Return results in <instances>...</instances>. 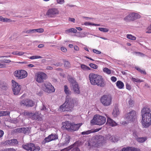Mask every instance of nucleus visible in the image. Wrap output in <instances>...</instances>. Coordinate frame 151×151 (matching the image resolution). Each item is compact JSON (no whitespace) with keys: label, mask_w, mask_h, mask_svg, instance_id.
<instances>
[{"label":"nucleus","mask_w":151,"mask_h":151,"mask_svg":"<svg viewBox=\"0 0 151 151\" xmlns=\"http://www.w3.org/2000/svg\"><path fill=\"white\" fill-rule=\"evenodd\" d=\"M30 131V129L29 127H22L17 128L16 129V132H18L23 133L24 134L28 133Z\"/></svg>","instance_id":"obj_21"},{"label":"nucleus","mask_w":151,"mask_h":151,"mask_svg":"<svg viewBox=\"0 0 151 151\" xmlns=\"http://www.w3.org/2000/svg\"><path fill=\"white\" fill-rule=\"evenodd\" d=\"M47 78V75L42 72H39L35 75V80L38 83H42Z\"/></svg>","instance_id":"obj_10"},{"label":"nucleus","mask_w":151,"mask_h":151,"mask_svg":"<svg viewBox=\"0 0 151 151\" xmlns=\"http://www.w3.org/2000/svg\"><path fill=\"white\" fill-rule=\"evenodd\" d=\"M100 101L104 106H108L112 104V97L110 94H105L101 96Z\"/></svg>","instance_id":"obj_5"},{"label":"nucleus","mask_w":151,"mask_h":151,"mask_svg":"<svg viewBox=\"0 0 151 151\" xmlns=\"http://www.w3.org/2000/svg\"><path fill=\"white\" fill-rule=\"evenodd\" d=\"M106 123L112 127H114L117 125V124L111 119L108 118L107 119Z\"/></svg>","instance_id":"obj_24"},{"label":"nucleus","mask_w":151,"mask_h":151,"mask_svg":"<svg viewBox=\"0 0 151 151\" xmlns=\"http://www.w3.org/2000/svg\"><path fill=\"white\" fill-rule=\"evenodd\" d=\"M59 14L58 10L55 8H52L48 10L46 13V15L49 17H53Z\"/></svg>","instance_id":"obj_15"},{"label":"nucleus","mask_w":151,"mask_h":151,"mask_svg":"<svg viewBox=\"0 0 151 151\" xmlns=\"http://www.w3.org/2000/svg\"><path fill=\"white\" fill-rule=\"evenodd\" d=\"M126 103L129 106H132L133 105L134 102L132 98L130 97L128 98L126 100Z\"/></svg>","instance_id":"obj_27"},{"label":"nucleus","mask_w":151,"mask_h":151,"mask_svg":"<svg viewBox=\"0 0 151 151\" xmlns=\"http://www.w3.org/2000/svg\"><path fill=\"white\" fill-rule=\"evenodd\" d=\"M63 127L65 128L68 130L71 131V129L72 126V124L68 122L67 121L63 123Z\"/></svg>","instance_id":"obj_22"},{"label":"nucleus","mask_w":151,"mask_h":151,"mask_svg":"<svg viewBox=\"0 0 151 151\" xmlns=\"http://www.w3.org/2000/svg\"><path fill=\"white\" fill-rule=\"evenodd\" d=\"M137 113L135 111L132 110L126 115V119L128 121H132L136 118Z\"/></svg>","instance_id":"obj_14"},{"label":"nucleus","mask_w":151,"mask_h":151,"mask_svg":"<svg viewBox=\"0 0 151 151\" xmlns=\"http://www.w3.org/2000/svg\"><path fill=\"white\" fill-rule=\"evenodd\" d=\"M40 113L39 112H37L34 114L32 112H29L27 111L24 112V115L29 116L31 119L33 120H35L40 121L42 120V118L40 116Z\"/></svg>","instance_id":"obj_12"},{"label":"nucleus","mask_w":151,"mask_h":151,"mask_svg":"<svg viewBox=\"0 0 151 151\" xmlns=\"http://www.w3.org/2000/svg\"><path fill=\"white\" fill-rule=\"evenodd\" d=\"M61 50L63 52H65L67 51V49L63 47H62L61 48Z\"/></svg>","instance_id":"obj_60"},{"label":"nucleus","mask_w":151,"mask_h":151,"mask_svg":"<svg viewBox=\"0 0 151 151\" xmlns=\"http://www.w3.org/2000/svg\"><path fill=\"white\" fill-rule=\"evenodd\" d=\"M64 66L66 68H69L70 67V64L68 61H65L64 62Z\"/></svg>","instance_id":"obj_46"},{"label":"nucleus","mask_w":151,"mask_h":151,"mask_svg":"<svg viewBox=\"0 0 151 151\" xmlns=\"http://www.w3.org/2000/svg\"><path fill=\"white\" fill-rule=\"evenodd\" d=\"M22 147L24 149L28 151H39L40 150L39 146H35L34 144L32 143L23 145Z\"/></svg>","instance_id":"obj_11"},{"label":"nucleus","mask_w":151,"mask_h":151,"mask_svg":"<svg viewBox=\"0 0 151 151\" xmlns=\"http://www.w3.org/2000/svg\"><path fill=\"white\" fill-rule=\"evenodd\" d=\"M135 68L138 71L141 73L144 74H146V72H145V70H142L140 68L137 67H136Z\"/></svg>","instance_id":"obj_43"},{"label":"nucleus","mask_w":151,"mask_h":151,"mask_svg":"<svg viewBox=\"0 0 151 151\" xmlns=\"http://www.w3.org/2000/svg\"><path fill=\"white\" fill-rule=\"evenodd\" d=\"M42 57L39 55H33L29 58L31 60H34L35 59H37L39 58H41Z\"/></svg>","instance_id":"obj_42"},{"label":"nucleus","mask_w":151,"mask_h":151,"mask_svg":"<svg viewBox=\"0 0 151 151\" xmlns=\"http://www.w3.org/2000/svg\"><path fill=\"white\" fill-rule=\"evenodd\" d=\"M21 105L25 106L27 107H32L34 104L33 101L29 99H25L23 100L20 102Z\"/></svg>","instance_id":"obj_16"},{"label":"nucleus","mask_w":151,"mask_h":151,"mask_svg":"<svg viewBox=\"0 0 151 151\" xmlns=\"http://www.w3.org/2000/svg\"><path fill=\"white\" fill-rule=\"evenodd\" d=\"M93 52L97 54H100L101 53V51L95 49H93Z\"/></svg>","instance_id":"obj_54"},{"label":"nucleus","mask_w":151,"mask_h":151,"mask_svg":"<svg viewBox=\"0 0 151 151\" xmlns=\"http://www.w3.org/2000/svg\"><path fill=\"white\" fill-rule=\"evenodd\" d=\"M127 37L128 39L132 40H135L136 39V37L131 34H127Z\"/></svg>","instance_id":"obj_38"},{"label":"nucleus","mask_w":151,"mask_h":151,"mask_svg":"<svg viewBox=\"0 0 151 151\" xmlns=\"http://www.w3.org/2000/svg\"><path fill=\"white\" fill-rule=\"evenodd\" d=\"M14 75L18 79H22L26 78L27 76V73L24 70H17L14 72Z\"/></svg>","instance_id":"obj_13"},{"label":"nucleus","mask_w":151,"mask_h":151,"mask_svg":"<svg viewBox=\"0 0 151 151\" xmlns=\"http://www.w3.org/2000/svg\"><path fill=\"white\" fill-rule=\"evenodd\" d=\"M4 132L2 130H0V138L1 137L4 135Z\"/></svg>","instance_id":"obj_62"},{"label":"nucleus","mask_w":151,"mask_h":151,"mask_svg":"<svg viewBox=\"0 0 151 151\" xmlns=\"http://www.w3.org/2000/svg\"><path fill=\"white\" fill-rule=\"evenodd\" d=\"M109 139L112 142H115L117 141V138L114 136H111L109 137Z\"/></svg>","instance_id":"obj_41"},{"label":"nucleus","mask_w":151,"mask_h":151,"mask_svg":"<svg viewBox=\"0 0 151 151\" xmlns=\"http://www.w3.org/2000/svg\"><path fill=\"white\" fill-rule=\"evenodd\" d=\"M126 88L128 90H130L131 89V86L128 84L127 83L126 84Z\"/></svg>","instance_id":"obj_59"},{"label":"nucleus","mask_w":151,"mask_h":151,"mask_svg":"<svg viewBox=\"0 0 151 151\" xmlns=\"http://www.w3.org/2000/svg\"><path fill=\"white\" fill-rule=\"evenodd\" d=\"M135 53L136 54H137L138 55H139L140 56L144 57L145 56V55L141 52H135Z\"/></svg>","instance_id":"obj_53"},{"label":"nucleus","mask_w":151,"mask_h":151,"mask_svg":"<svg viewBox=\"0 0 151 151\" xmlns=\"http://www.w3.org/2000/svg\"><path fill=\"white\" fill-rule=\"evenodd\" d=\"M25 53L23 52L18 51V55L19 56H22L24 55Z\"/></svg>","instance_id":"obj_61"},{"label":"nucleus","mask_w":151,"mask_h":151,"mask_svg":"<svg viewBox=\"0 0 151 151\" xmlns=\"http://www.w3.org/2000/svg\"><path fill=\"white\" fill-rule=\"evenodd\" d=\"M6 66L5 64L0 63V68H6Z\"/></svg>","instance_id":"obj_63"},{"label":"nucleus","mask_w":151,"mask_h":151,"mask_svg":"<svg viewBox=\"0 0 151 151\" xmlns=\"http://www.w3.org/2000/svg\"><path fill=\"white\" fill-rule=\"evenodd\" d=\"M68 81L70 83L72 84V86L77 83L74 79L72 77H70L69 78Z\"/></svg>","instance_id":"obj_32"},{"label":"nucleus","mask_w":151,"mask_h":151,"mask_svg":"<svg viewBox=\"0 0 151 151\" xmlns=\"http://www.w3.org/2000/svg\"><path fill=\"white\" fill-rule=\"evenodd\" d=\"M62 140L63 141L62 145L63 146L66 145L70 142V137L67 134L64 135L63 136Z\"/></svg>","instance_id":"obj_18"},{"label":"nucleus","mask_w":151,"mask_h":151,"mask_svg":"<svg viewBox=\"0 0 151 151\" xmlns=\"http://www.w3.org/2000/svg\"><path fill=\"white\" fill-rule=\"evenodd\" d=\"M140 16L138 14L135 13H132L129 14L124 18V21L126 22L133 21L140 18Z\"/></svg>","instance_id":"obj_9"},{"label":"nucleus","mask_w":151,"mask_h":151,"mask_svg":"<svg viewBox=\"0 0 151 151\" xmlns=\"http://www.w3.org/2000/svg\"><path fill=\"white\" fill-rule=\"evenodd\" d=\"M103 71L108 75H109L111 73V70L107 68H104L103 69Z\"/></svg>","instance_id":"obj_40"},{"label":"nucleus","mask_w":151,"mask_h":151,"mask_svg":"<svg viewBox=\"0 0 151 151\" xmlns=\"http://www.w3.org/2000/svg\"><path fill=\"white\" fill-rule=\"evenodd\" d=\"M91 35L88 32H78V33L77 36L81 38L84 37H86L87 35Z\"/></svg>","instance_id":"obj_29"},{"label":"nucleus","mask_w":151,"mask_h":151,"mask_svg":"<svg viewBox=\"0 0 151 151\" xmlns=\"http://www.w3.org/2000/svg\"><path fill=\"white\" fill-rule=\"evenodd\" d=\"M81 69L84 70L86 71L90 70H91V68L90 67L87 66L84 64H81Z\"/></svg>","instance_id":"obj_33"},{"label":"nucleus","mask_w":151,"mask_h":151,"mask_svg":"<svg viewBox=\"0 0 151 151\" xmlns=\"http://www.w3.org/2000/svg\"><path fill=\"white\" fill-rule=\"evenodd\" d=\"M126 151H134V147H128L125 148Z\"/></svg>","instance_id":"obj_49"},{"label":"nucleus","mask_w":151,"mask_h":151,"mask_svg":"<svg viewBox=\"0 0 151 151\" xmlns=\"http://www.w3.org/2000/svg\"><path fill=\"white\" fill-rule=\"evenodd\" d=\"M0 61L1 62H4L6 63H9L11 62V61L9 60H0Z\"/></svg>","instance_id":"obj_58"},{"label":"nucleus","mask_w":151,"mask_h":151,"mask_svg":"<svg viewBox=\"0 0 151 151\" xmlns=\"http://www.w3.org/2000/svg\"><path fill=\"white\" fill-rule=\"evenodd\" d=\"M0 21L6 22H12V20L6 17H3L1 16H0Z\"/></svg>","instance_id":"obj_31"},{"label":"nucleus","mask_w":151,"mask_h":151,"mask_svg":"<svg viewBox=\"0 0 151 151\" xmlns=\"http://www.w3.org/2000/svg\"><path fill=\"white\" fill-rule=\"evenodd\" d=\"M99 29L100 31L102 32H107L109 30V29L106 28H100H100H99Z\"/></svg>","instance_id":"obj_44"},{"label":"nucleus","mask_w":151,"mask_h":151,"mask_svg":"<svg viewBox=\"0 0 151 151\" xmlns=\"http://www.w3.org/2000/svg\"><path fill=\"white\" fill-rule=\"evenodd\" d=\"M82 124H83L82 123L76 124H75L74 123H72L71 131H76L78 130Z\"/></svg>","instance_id":"obj_23"},{"label":"nucleus","mask_w":151,"mask_h":151,"mask_svg":"<svg viewBox=\"0 0 151 151\" xmlns=\"http://www.w3.org/2000/svg\"><path fill=\"white\" fill-rule=\"evenodd\" d=\"M101 129V128L96 129L93 130H89L86 131H85L82 132L81 134L82 135H87L90 134L91 133L96 132L99 131Z\"/></svg>","instance_id":"obj_25"},{"label":"nucleus","mask_w":151,"mask_h":151,"mask_svg":"<svg viewBox=\"0 0 151 151\" xmlns=\"http://www.w3.org/2000/svg\"><path fill=\"white\" fill-rule=\"evenodd\" d=\"M18 143L17 140L15 139H11L5 141L4 144L6 145L13 146L17 145Z\"/></svg>","instance_id":"obj_19"},{"label":"nucleus","mask_w":151,"mask_h":151,"mask_svg":"<svg viewBox=\"0 0 151 151\" xmlns=\"http://www.w3.org/2000/svg\"><path fill=\"white\" fill-rule=\"evenodd\" d=\"M68 20L70 21L73 22H74L75 21V19L74 18H69Z\"/></svg>","instance_id":"obj_64"},{"label":"nucleus","mask_w":151,"mask_h":151,"mask_svg":"<svg viewBox=\"0 0 151 151\" xmlns=\"http://www.w3.org/2000/svg\"><path fill=\"white\" fill-rule=\"evenodd\" d=\"M64 91L65 93L67 95H70L71 94V92L67 86L65 85L64 86Z\"/></svg>","instance_id":"obj_34"},{"label":"nucleus","mask_w":151,"mask_h":151,"mask_svg":"<svg viewBox=\"0 0 151 151\" xmlns=\"http://www.w3.org/2000/svg\"><path fill=\"white\" fill-rule=\"evenodd\" d=\"M93 24V23L89 22H85L84 23V25L86 26H88V25H92Z\"/></svg>","instance_id":"obj_57"},{"label":"nucleus","mask_w":151,"mask_h":151,"mask_svg":"<svg viewBox=\"0 0 151 151\" xmlns=\"http://www.w3.org/2000/svg\"><path fill=\"white\" fill-rule=\"evenodd\" d=\"M24 32L27 34L35 33L34 29L27 30L25 32Z\"/></svg>","instance_id":"obj_50"},{"label":"nucleus","mask_w":151,"mask_h":151,"mask_svg":"<svg viewBox=\"0 0 151 151\" xmlns=\"http://www.w3.org/2000/svg\"><path fill=\"white\" fill-rule=\"evenodd\" d=\"M89 66L92 68H93L94 69H96L98 68V66L97 65H96L95 64L93 63H90L89 64Z\"/></svg>","instance_id":"obj_45"},{"label":"nucleus","mask_w":151,"mask_h":151,"mask_svg":"<svg viewBox=\"0 0 151 151\" xmlns=\"http://www.w3.org/2000/svg\"><path fill=\"white\" fill-rule=\"evenodd\" d=\"M35 33L37 32L40 33L43 32L44 31V30L42 28H39L38 29H34Z\"/></svg>","instance_id":"obj_47"},{"label":"nucleus","mask_w":151,"mask_h":151,"mask_svg":"<svg viewBox=\"0 0 151 151\" xmlns=\"http://www.w3.org/2000/svg\"><path fill=\"white\" fill-rule=\"evenodd\" d=\"M116 86L119 89H122L124 87V83L121 81H118L116 82Z\"/></svg>","instance_id":"obj_30"},{"label":"nucleus","mask_w":151,"mask_h":151,"mask_svg":"<svg viewBox=\"0 0 151 151\" xmlns=\"http://www.w3.org/2000/svg\"><path fill=\"white\" fill-rule=\"evenodd\" d=\"M74 92L75 93L79 94L80 93L79 87L78 83L72 86Z\"/></svg>","instance_id":"obj_26"},{"label":"nucleus","mask_w":151,"mask_h":151,"mask_svg":"<svg viewBox=\"0 0 151 151\" xmlns=\"http://www.w3.org/2000/svg\"><path fill=\"white\" fill-rule=\"evenodd\" d=\"M78 142H76L74 144L69 147V150H71V151H80L78 148Z\"/></svg>","instance_id":"obj_20"},{"label":"nucleus","mask_w":151,"mask_h":151,"mask_svg":"<svg viewBox=\"0 0 151 151\" xmlns=\"http://www.w3.org/2000/svg\"><path fill=\"white\" fill-rule=\"evenodd\" d=\"M120 112L118 108L117 107H115L113 109L112 114L113 116L115 117H117L119 114Z\"/></svg>","instance_id":"obj_28"},{"label":"nucleus","mask_w":151,"mask_h":151,"mask_svg":"<svg viewBox=\"0 0 151 151\" xmlns=\"http://www.w3.org/2000/svg\"><path fill=\"white\" fill-rule=\"evenodd\" d=\"M57 2L60 4H62L64 2V0H56Z\"/></svg>","instance_id":"obj_56"},{"label":"nucleus","mask_w":151,"mask_h":151,"mask_svg":"<svg viewBox=\"0 0 151 151\" xmlns=\"http://www.w3.org/2000/svg\"><path fill=\"white\" fill-rule=\"evenodd\" d=\"M150 112V109L147 108H143L141 111L142 117L141 122L145 127H148L151 124V114Z\"/></svg>","instance_id":"obj_3"},{"label":"nucleus","mask_w":151,"mask_h":151,"mask_svg":"<svg viewBox=\"0 0 151 151\" xmlns=\"http://www.w3.org/2000/svg\"><path fill=\"white\" fill-rule=\"evenodd\" d=\"M10 113V112L8 111H0V116L9 115Z\"/></svg>","instance_id":"obj_35"},{"label":"nucleus","mask_w":151,"mask_h":151,"mask_svg":"<svg viewBox=\"0 0 151 151\" xmlns=\"http://www.w3.org/2000/svg\"><path fill=\"white\" fill-rule=\"evenodd\" d=\"M40 109L41 110L44 111H47V109L45 105L42 104V106L40 107Z\"/></svg>","instance_id":"obj_51"},{"label":"nucleus","mask_w":151,"mask_h":151,"mask_svg":"<svg viewBox=\"0 0 151 151\" xmlns=\"http://www.w3.org/2000/svg\"><path fill=\"white\" fill-rule=\"evenodd\" d=\"M88 78L92 85H97L101 87H104L106 86L104 80L100 75L91 73L89 75Z\"/></svg>","instance_id":"obj_2"},{"label":"nucleus","mask_w":151,"mask_h":151,"mask_svg":"<svg viewBox=\"0 0 151 151\" xmlns=\"http://www.w3.org/2000/svg\"><path fill=\"white\" fill-rule=\"evenodd\" d=\"M58 138L57 135L55 134H52L48 137H46L43 142L44 143L48 142L51 141L56 139Z\"/></svg>","instance_id":"obj_17"},{"label":"nucleus","mask_w":151,"mask_h":151,"mask_svg":"<svg viewBox=\"0 0 151 151\" xmlns=\"http://www.w3.org/2000/svg\"><path fill=\"white\" fill-rule=\"evenodd\" d=\"M111 80L113 82H115L117 80L116 78L114 76H112L111 78Z\"/></svg>","instance_id":"obj_55"},{"label":"nucleus","mask_w":151,"mask_h":151,"mask_svg":"<svg viewBox=\"0 0 151 151\" xmlns=\"http://www.w3.org/2000/svg\"><path fill=\"white\" fill-rule=\"evenodd\" d=\"M42 88L44 91L48 93L53 92L55 91L54 87L49 82H45L42 85Z\"/></svg>","instance_id":"obj_8"},{"label":"nucleus","mask_w":151,"mask_h":151,"mask_svg":"<svg viewBox=\"0 0 151 151\" xmlns=\"http://www.w3.org/2000/svg\"><path fill=\"white\" fill-rule=\"evenodd\" d=\"M12 89L14 95H17L21 94V86L14 80H12Z\"/></svg>","instance_id":"obj_7"},{"label":"nucleus","mask_w":151,"mask_h":151,"mask_svg":"<svg viewBox=\"0 0 151 151\" xmlns=\"http://www.w3.org/2000/svg\"><path fill=\"white\" fill-rule=\"evenodd\" d=\"M106 138L101 135H96L93 137L90 142L89 145L95 147H99L105 143Z\"/></svg>","instance_id":"obj_4"},{"label":"nucleus","mask_w":151,"mask_h":151,"mask_svg":"<svg viewBox=\"0 0 151 151\" xmlns=\"http://www.w3.org/2000/svg\"><path fill=\"white\" fill-rule=\"evenodd\" d=\"M42 92L41 90H38L36 92V94L39 96H41Z\"/></svg>","instance_id":"obj_52"},{"label":"nucleus","mask_w":151,"mask_h":151,"mask_svg":"<svg viewBox=\"0 0 151 151\" xmlns=\"http://www.w3.org/2000/svg\"><path fill=\"white\" fill-rule=\"evenodd\" d=\"M77 30L73 28H71L68 29H67L65 31V32L66 33H68L70 32H73L76 33L77 32Z\"/></svg>","instance_id":"obj_37"},{"label":"nucleus","mask_w":151,"mask_h":151,"mask_svg":"<svg viewBox=\"0 0 151 151\" xmlns=\"http://www.w3.org/2000/svg\"><path fill=\"white\" fill-rule=\"evenodd\" d=\"M106 122V118L99 115H95L91 123L92 124L101 125L104 124Z\"/></svg>","instance_id":"obj_6"},{"label":"nucleus","mask_w":151,"mask_h":151,"mask_svg":"<svg viewBox=\"0 0 151 151\" xmlns=\"http://www.w3.org/2000/svg\"><path fill=\"white\" fill-rule=\"evenodd\" d=\"M146 32L147 33H151V24L147 27Z\"/></svg>","instance_id":"obj_48"},{"label":"nucleus","mask_w":151,"mask_h":151,"mask_svg":"<svg viewBox=\"0 0 151 151\" xmlns=\"http://www.w3.org/2000/svg\"><path fill=\"white\" fill-rule=\"evenodd\" d=\"M76 101V99L72 98L70 96H67L65 98V102L59 107L60 111H72L74 106V104Z\"/></svg>","instance_id":"obj_1"},{"label":"nucleus","mask_w":151,"mask_h":151,"mask_svg":"<svg viewBox=\"0 0 151 151\" xmlns=\"http://www.w3.org/2000/svg\"><path fill=\"white\" fill-rule=\"evenodd\" d=\"M147 139V138L146 137H138L137 138V141L139 142H145Z\"/></svg>","instance_id":"obj_36"},{"label":"nucleus","mask_w":151,"mask_h":151,"mask_svg":"<svg viewBox=\"0 0 151 151\" xmlns=\"http://www.w3.org/2000/svg\"><path fill=\"white\" fill-rule=\"evenodd\" d=\"M131 80L134 82H136L137 83H140L141 82H143V80H141L137 78L132 77L131 78Z\"/></svg>","instance_id":"obj_39"}]
</instances>
